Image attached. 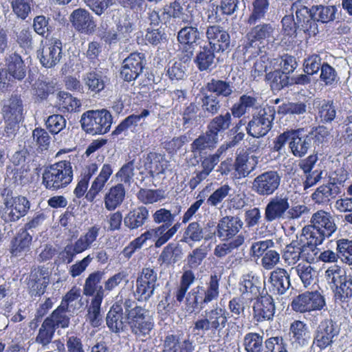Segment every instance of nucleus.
<instances>
[{
	"mask_svg": "<svg viewBox=\"0 0 352 352\" xmlns=\"http://www.w3.org/2000/svg\"><path fill=\"white\" fill-rule=\"evenodd\" d=\"M228 314L225 309L219 307L205 310L202 317L194 322L192 332L207 334L213 341H219L228 323Z\"/></svg>",
	"mask_w": 352,
	"mask_h": 352,
	"instance_id": "obj_1",
	"label": "nucleus"
},
{
	"mask_svg": "<svg viewBox=\"0 0 352 352\" xmlns=\"http://www.w3.org/2000/svg\"><path fill=\"white\" fill-rule=\"evenodd\" d=\"M221 276L217 274H212L206 287L198 285L192 288L188 294L185 300V309L186 312L192 314L200 311L206 306L219 296V282Z\"/></svg>",
	"mask_w": 352,
	"mask_h": 352,
	"instance_id": "obj_2",
	"label": "nucleus"
},
{
	"mask_svg": "<svg viewBox=\"0 0 352 352\" xmlns=\"http://www.w3.org/2000/svg\"><path fill=\"white\" fill-rule=\"evenodd\" d=\"M311 225L302 230L303 235L309 240L311 245L322 243L326 238L330 237L337 230L333 216L328 212L320 210L312 214Z\"/></svg>",
	"mask_w": 352,
	"mask_h": 352,
	"instance_id": "obj_3",
	"label": "nucleus"
},
{
	"mask_svg": "<svg viewBox=\"0 0 352 352\" xmlns=\"http://www.w3.org/2000/svg\"><path fill=\"white\" fill-rule=\"evenodd\" d=\"M42 178V184L47 189L57 190L66 187L73 179L71 162L63 160L47 167Z\"/></svg>",
	"mask_w": 352,
	"mask_h": 352,
	"instance_id": "obj_4",
	"label": "nucleus"
},
{
	"mask_svg": "<svg viewBox=\"0 0 352 352\" xmlns=\"http://www.w3.org/2000/svg\"><path fill=\"white\" fill-rule=\"evenodd\" d=\"M112 121L111 113L103 109L85 112L81 116L80 124L87 133L101 135L109 131Z\"/></svg>",
	"mask_w": 352,
	"mask_h": 352,
	"instance_id": "obj_5",
	"label": "nucleus"
},
{
	"mask_svg": "<svg viewBox=\"0 0 352 352\" xmlns=\"http://www.w3.org/2000/svg\"><path fill=\"white\" fill-rule=\"evenodd\" d=\"M340 328L331 319H324L317 326L313 335V341L310 346L312 352H321L331 347L336 340Z\"/></svg>",
	"mask_w": 352,
	"mask_h": 352,
	"instance_id": "obj_6",
	"label": "nucleus"
},
{
	"mask_svg": "<svg viewBox=\"0 0 352 352\" xmlns=\"http://www.w3.org/2000/svg\"><path fill=\"white\" fill-rule=\"evenodd\" d=\"M187 23L189 25L182 28L177 32V36L182 47L180 59L184 63L192 58L195 47L199 44L201 36V33L197 28V24L193 20Z\"/></svg>",
	"mask_w": 352,
	"mask_h": 352,
	"instance_id": "obj_7",
	"label": "nucleus"
},
{
	"mask_svg": "<svg viewBox=\"0 0 352 352\" xmlns=\"http://www.w3.org/2000/svg\"><path fill=\"white\" fill-rule=\"evenodd\" d=\"M316 250V247L311 245L309 240H307V242H304L302 239L293 240L286 245L283 258L288 265L296 264L300 259L310 263L314 260Z\"/></svg>",
	"mask_w": 352,
	"mask_h": 352,
	"instance_id": "obj_8",
	"label": "nucleus"
},
{
	"mask_svg": "<svg viewBox=\"0 0 352 352\" xmlns=\"http://www.w3.org/2000/svg\"><path fill=\"white\" fill-rule=\"evenodd\" d=\"M131 332L136 337L148 336L154 327V321L149 311L144 307L135 305V309L126 316Z\"/></svg>",
	"mask_w": 352,
	"mask_h": 352,
	"instance_id": "obj_9",
	"label": "nucleus"
},
{
	"mask_svg": "<svg viewBox=\"0 0 352 352\" xmlns=\"http://www.w3.org/2000/svg\"><path fill=\"white\" fill-rule=\"evenodd\" d=\"M274 116L275 111L270 107L260 109L257 113L252 115V119L248 122L246 126L247 133L256 138L265 136L272 129Z\"/></svg>",
	"mask_w": 352,
	"mask_h": 352,
	"instance_id": "obj_10",
	"label": "nucleus"
},
{
	"mask_svg": "<svg viewBox=\"0 0 352 352\" xmlns=\"http://www.w3.org/2000/svg\"><path fill=\"white\" fill-rule=\"evenodd\" d=\"M216 235L215 222L209 220L202 225L196 221L190 222L185 228L182 241L188 244L198 243L201 240L209 241Z\"/></svg>",
	"mask_w": 352,
	"mask_h": 352,
	"instance_id": "obj_11",
	"label": "nucleus"
},
{
	"mask_svg": "<svg viewBox=\"0 0 352 352\" xmlns=\"http://www.w3.org/2000/svg\"><path fill=\"white\" fill-rule=\"evenodd\" d=\"M250 29L246 34V43L245 48L256 46L258 44L269 41L274 38L276 32L274 24L271 23L256 22L252 24L250 21H246Z\"/></svg>",
	"mask_w": 352,
	"mask_h": 352,
	"instance_id": "obj_12",
	"label": "nucleus"
},
{
	"mask_svg": "<svg viewBox=\"0 0 352 352\" xmlns=\"http://www.w3.org/2000/svg\"><path fill=\"white\" fill-rule=\"evenodd\" d=\"M37 56L45 68H52L58 65L63 56V43L58 38H51L38 50Z\"/></svg>",
	"mask_w": 352,
	"mask_h": 352,
	"instance_id": "obj_13",
	"label": "nucleus"
},
{
	"mask_svg": "<svg viewBox=\"0 0 352 352\" xmlns=\"http://www.w3.org/2000/svg\"><path fill=\"white\" fill-rule=\"evenodd\" d=\"M281 177L275 170H268L256 177L252 182V190L263 197H268L274 194L278 188Z\"/></svg>",
	"mask_w": 352,
	"mask_h": 352,
	"instance_id": "obj_14",
	"label": "nucleus"
},
{
	"mask_svg": "<svg viewBox=\"0 0 352 352\" xmlns=\"http://www.w3.org/2000/svg\"><path fill=\"white\" fill-rule=\"evenodd\" d=\"M325 306L324 297L318 292H307L294 298L292 309L298 312L321 310Z\"/></svg>",
	"mask_w": 352,
	"mask_h": 352,
	"instance_id": "obj_15",
	"label": "nucleus"
},
{
	"mask_svg": "<svg viewBox=\"0 0 352 352\" xmlns=\"http://www.w3.org/2000/svg\"><path fill=\"white\" fill-rule=\"evenodd\" d=\"M352 274L346 275L340 267L333 265L325 271L324 278L330 287L334 291L336 299L344 302L345 288Z\"/></svg>",
	"mask_w": 352,
	"mask_h": 352,
	"instance_id": "obj_16",
	"label": "nucleus"
},
{
	"mask_svg": "<svg viewBox=\"0 0 352 352\" xmlns=\"http://www.w3.org/2000/svg\"><path fill=\"white\" fill-rule=\"evenodd\" d=\"M146 65L145 55L140 52L131 53L122 62L120 76L124 80H135L142 73Z\"/></svg>",
	"mask_w": 352,
	"mask_h": 352,
	"instance_id": "obj_17",
	"label": "nucleus"
},
{
	"mask_svg": "<svg viewBox=\"0 0 352 352\" xmlns=\"http://www.w3.org/2000/svg\"><path fill=\"white\" fill-rule=\"evenodd\" d=\"M5 220L16 222L25 216L30 209V202L24 196L7 197L5 200Z\"/></svg>",
	"mask_w": 352,
	"mask_h": 352,
	"instance_id": "obj_18",
	"label": "nucleus"
},
{
	"mask_svg": "<svg viewBox=\"0 0 352 352\" xmlns=\"http://www.w3.org/2000/svg\"><path fill=\"white\" fill-rule=\"evenodd\" d=\"M50 283V272L47 268L38 267L32 270L28 279V288L32 296H41L45 292Z\"/></svg>",
	"mask_w": 352,
	"mask_h": 352,
	"instance_id": "obj_19",
	"label": "nucleus"
},
{
	"mask_svg": "<svg viewBox=\"0 0 352 352\" xmlns=\"http://www.w3.org/2000/svg\"><path fill=\"white\" fill-rule=\"evenodd\" d=\"M289 208V199L286 196H275L269 200L265 208L264 221L270 223L283 219Z\"/></svg>",
	"mask_w": 352,
	"mask_h": 352,
	"instance_id": "obj_20",
	"label": "nucleus"
},
{
	"mask_svg": "<svg viewBox=\"0 0 352 352\" xmlns=\"http://www.w3.org/2000/svg\"><path fill=\"white\" fill-rule=\"evenodd\" d=\"M243 226V223L238 216H226L215 225L216 234L223 240H232L239 234Z\"/></svg>",
	"mask_w": 352,
	"mask_h": 352,
	"instance_id": "obj_21",
	"label": "nucleus"
},
{
	"mask_svg": "<svg viewBox=\"0 0 352 352\" xmlns=\"http://www.w3.org/2000/svg\"><path fill=\"white\" fill-rule=\"evenodd\" d=\"M291 133L289 146L292 153L297 157L305 156L312 145L311 137L307 134V129L302 127L291 129Z\"/></svg>",
	"mask_w": 352,
	"mask_h": 352,
	"instance_id": "obj_22",
	"label": "nucleus"
},
{
	"mask_svg": "<svg viewBox=\"0 0 352 352\" xmlns=\"http://www.w3.org/2000/svg\"><path fill=\"white\" fill-rule=\"evenodd\" d=\"M253 318L258 322L272 320L275 314V304L270 295L256 297L252 305Z\"/></svg>",
	"mask_w": 352,
	"mask_h": 352,
	"instance_id": "obj_23",
	"label": "nucleus"
},
{
	"mask_svg": "<svg viewBox=\"0 0 352 352\" xmlns=\"http://www.w3.org/2000/svg\"><path fill=\"white\" fill-rule=\"evenodd\" d=\"M206 38L209 42L208 45L214 48L217 52H223L230 46L229 33L218 25H209L206 32Z\"/></svg>",
	"mask_w": 352,
	"mask_h": 352,
	"instance_id": "obj_24",
	"label": "nucleus"
},
{
	"mask_svg": "<svg viewBox=\"0 0 352 352\" xmlns=\"http://www.w3.org/2000/svg\"><path fill=\"white\" fill-rule=\"evenodd\" d=\"M176 216L177 214L173 213L170 210L165 208L157 209L151 217L153 222L159 225V226L146 232L145 234L153 235L157 239L165 230L173 225Z\"/></svg>",
	"mask_w": 352,
	"mask_h": 352,
	"instance_id": "obj_25",
	"label": "nucleus"
},
{
	"mask_svg": "<svg viewBox=\"0 0 352 352\" xmlns=\"http://www.w3.org/2000/svg\"><path fill=\"white\" fill-rule=\"evenodd\" d=\"M109 78L107 72L101 69L95 68L85 73L82 76V82L88 91L94 94H99L109 84Z\"/></svg>",
	"mask_w": 352,
	"mask_h": 352,
	"instance_id": "obj_26",
	"label": "nucleus"
},
{
	"mask_svg": "<svg viewBox=\"0 0 352 352\" xmlns=\"http://www.w3.org/2000/svg\"><path fill=\"white\" fill-rule=\"evenodd\" d=\"M70 21L78 32L86 34H92L96 27L94 17L83 8L74 10L71 14Z\"/></svg>",
	"mask_w": 352,
	"mask_h": 352,
	"instance_id": "obj_27",
	"label": "nucleus"
},
{
	"mask_svg": "<svg viewBox=\"0 0 352 352\" xmlns=\"http://www.w3.org/2000/svg\"><path fill=\"white\" fill-rule=\"evenodd\" d=\"M292 9L295 10L298 28L309 34H315L318 25L312 14V8L309 9L304 6H298L296 3H294Z\"/></svg>",
	"mask_w": 352,
	"mask_h": 352,
	"instance_id": "obj_28",
	"label": "nucleus"
},
{
	"mask_svg": "<svg viewBox=\"0 0 352 352\" xmlns=\"http://www.w3.org/2000/svg\"><path fill=\"white\" fill-rule=\"evenodd\" d=\"M269 283L270 292L276 295H283L291 286L290 276L284 268L278 267L270 273Z\"/></svg>",
	"mask_w": 352,
	"mask_h": 352,
	"instance_id": "obj_29",
	"label": "nucleus"
},
{
	"mask_svg": "<svg viewBox=\"0 0 352 352\" xmlns=\"http://www.w3.org/2000/svg\"><path fill=\"white\" fill-rule=\"evenodd\" d=\"M288 336L290 344L296 349L307 346L310 339L307 324L300 320L291 324Z\"/></svg>",
	"mask_w": 352,
	"mask_h": 352,
	"instance_id": "obj_30",
	"label": "nucleus"
},
{
	"mask_svg": "<svg viewBox=\"0 0 352 352\" xmlns=\"http://www.w3.org/2000/svg\"><path fill=\"white\" fill-rule=\"evenodd\" d=\"M341 192L340 186L335 182H329L318 186L311 194L312 201L318 205H327Z\"/></svg>",
	"mask_w": 352,
	"mask_h": 352,
	"instance_id": "obj_31",
	"label": "nucleus"
},
{
	"mask_svg": "<svg viewBox=\"0 0 352 352\" xmlns=\"http://www.w3.org/2000/svg\"><path fill=\"white\" fill-rule=\"evenodd\" d=\"M201 89L219 99L230 98L234 91V87L231 81L214 78H211Z\"/></svg>",
	"mask_w": 352,
	"mask_h": 352,
	"instance_id": "obj_32",
	"label": "nucleus"
},
{
	"mask_svg": "<svg viewBox=\"0 0 352 352\" xmlns=\"http://www.w3.org/2000/svg\"><path fill=\"white\" fill-rule=\"evenodd\" d=\"M123 308L119 302H116L110 308L106 317V323L109 330L115 333L124 331L126 325L123 319Z\"/></svg>",
	"mask_w": 352,
	"mask_h": 352,
	"instance_id": "obj_33",
	"label": "nucleus"
},
{
	"mask_svg": "<svg viewBox=\"0 0 352 352\" xmlns=\"http://www.w3.org/2000/svg\"><path fill=\"white\" fill-rule=\"evenodd\" d=\"M261 281L259 277L252 272L243 274L239 281V290L243 295L252 299L260 294Z\"/></svg>",
	"mask_w": 352,
	"mask_h": 352,
	"instance_id": "obj_34",
	"label": "nucleus"
},
{
	"mask_svg": "<svg viewBox=\"0 0 352 352\" xmlns=\"http://www.w3.org/2000/svg\"><path fill=\"white\" fill-rule=\"evenodd\" d=\"M113 171L111 165L109 164H103L99 175L94 180L91 188L85 195V198L88 201L92 202L95 199L98 193L104 187Z\"/></svg>",
	"mask_w": 352,
	"mask_h": 352,
	"instance_id": "obj_35",
	"label": "nucleus"
},
{
	"mask_svg": "<svg viewBox=\"0 0 352 352\" xmlns=\"http://www.w3.org/2000/svg\"><path fill=\"white\" fill-rule=\"evenodd\" d=\"M2 113L3 119L23 120V104L21 96L12 94L11 97L5 102Z\"/></svg>",
	"mask_w": 352,
	"mask_h": 352,
	"instance_id": "obj_36",
	"label": "nucleus"
},
{
	"mask_svg": "<svg viewBox=\"0 0 352 352\" xmlns=\"http://www.w3.org/2000/svg\"><path fill=\"white\" fill-rule=\"evenodd\" d=\"M104 273L100 271H96L90 274L85 280L83 287V294L86 296H92L96 298L101 297V300H103L105 294V289L104 287L99 285L100 283Z\"/></svg>",
	"mask_w": 352,
	"mask_h": 352,
	"instance_id": "obj_37",
	"label": "nucleus"
},
{
	"mask_svg": "<svg viewBox=\"0 0 352 352\" xmlns=\"http://www.w3.org/2000/svg\"><path fill=\"white\" fill-rule=\"evenodd\" d=\"M214 52H217L216 50L211 46L205 45L201 47L194 59V63L199 71L211 72L216 67Z\"/></svg>",
	"mask_w": 352,
	"mask_h": 352,
	"instance_id": "obj_38",
	"label": "nucleus"
},
{
	"mask_svg": "<svg viewBox=\"0 0 352 352\" xmlns=\"http://www.w3.org/2000/svg\"><path fill=\"white\" fill-rule=\"evenodd\" d=\"M183 254L182 248L178 243H169L163 248L157 261L161 265H174L182 258Z\"/></svg>",
	"mask_w": 352,
	"mask_h": 352,
	"instance_id": "obj_39",
	"label": "nucleus"
},
{
	"mask_svg": "<svg viewBox=\"0 0 352 352\" xmlns=\"http://www.w3.org/2000/svg\"><path fill=\"white\" fill-rule=\"evenodd\" d=\"M32 236L25 230H20L12 239L10 252L14 256H20L28 252L32 243Z\"/></svg>",
	"mask_w": 352,
	"mask_h": 352,
	"instance_id": "obj_40",
	"label": "nucleus"
},
{
	"mask_svg": "<svg viewBox=\"0 0 352 352\" xmlns=\"http://www.w3.org/2000/svg\"><path fill=\"white\" fill-rule=\"evenodd\" d=\"M148 217V210L141 206L128 212L124 218V224L130 230L138 229L147 221Z\"/></svg>",
	"mask_w": 352,
	"mask_h": 352,
	"instance_id": "obj_41",
	"label": "nucleus"
},
{
	"mask_svg": "<svg viewBox=\"0 0 352 352\" xmlns=\"http://www.w3.org/2000/svg\"><path fill=\"white\" fill-rule=\"evenodd\" d=\"M166 352H195V344L190 338L181 341L178 336L168 335L165 338Z\"/></svg>",
	"mask_w": 352,
	"mask_h": 352,
	"instance_id": "obj_42",
	"label": "nucleus"
},
{
	"mask_svg": "<svg viewBox=\"0 0 352 352\" xmlns=\"http://www.w3.org/2000/svg\"><path fill=\"white\" fill-rule=\"evenodd\" d=\"M201 113L206 117H212L218 114L221 109L220 100L217 96L206 92L202 89H201Z\"/></svg>",
	"mask_w": 352,
	"mask_h": 352,
	"instance_id": "obj_43",
	"label": "nucleus"
},
{
	"mask_svg": "<svg viewBox=\"0 0 352 352\" xmlns=\"http://www.w3.org/2000/svg\"><path fill=\"white\" fill-rule=\"evenodd\" d=\"M256 98L248 94H243L241 96L238 101L232 106L230 113L234 118H240L249 113L251 109L256 108Z\"/></svg>",
	"mask_w": 352,
	"mask_h": 352,
	"instance_id": "obj_44",
	"label": "nucleus"
},
{
	"mask_svg": "<svg viewBox=\"0 0 352 352\" xmlns=\"http://www.w3.org/2000/svg\"><path fill=\"white\" fill-rule=\"evenodd\" d=\"M125 197V189L122 184L112 186L104 198L105 208L109 210H114L123 201Z\"/></svg>",
	"mask_w": 352,
	"mask_h": 352,
	"instance_id": "obj_45",
	"label": "nucleus"
},
{
	"mask_svg": "<svg viewBox=\"0 0 352 352\" xmlns=\"http://www.w3.org/2000/svg\"><path fill=\"white\" fill-rule=\"evenodd\" d=\"M232 116L229 111H226L223 114H217L208 124L207 129L215 137L218 138L219 133L225 132L230 127Z\"/></svg>",
	"mask_w": 352,
	"mask_h": 352,
	"instance_id": "obj_46",
	"label": "nucleus"
},
{
	"mask_svg": "<svg viewBox=\"0 0 352 352\" xmlns=\"http://www.w3.org/2000/svg\"><path fill=\"white\" fill-rule=\"evenodd\" d=\"M102 302L100 296L92 298L90 304L87 307L86 320L94 328L100 327L103 323V317L101 313Z\"/></svg>",
	"mask_w": 352,
	"mask_h": 352,
	"instance_id": "obj_47",
	"label": "nucleus"
},
{
	"mask_svg": "<svg viewBox=\"0 0 352 352\" xmlns=\"http://www.w3.org/2000/svg\"><path fill=\"white\" fill-rule=\"evenodd\" d=\"M8 74L14 79L21 80L26 75V67L20 55L16 53L10 54L7 58Z\"/></svg>",
	"mask_w": 352,
	"mask_h": 352,
	"instance_id": "obj_48",
	"label": "nucleus"
},
{
	"mask_svg": "<svg viewBox=\"0 0 352 352\" xmlns=\"http://www.w3.org/2000/svg\"><path fill=\"white\" fill-rule=\"evenodd\" d=\"M67 303L60 302V305L46 318V319L56 328L65 329L68 327L70 322V317L67 315Z\"/></svg>",
	"mask_w": 352,
	"mask_h": 352,
	"instance_id": "obj_49",
	"label": "nucleus"
},
{
	"mask_svg": "<svg viewBox=\"0 0 352 352\" xmlns=\"http://www.w3.org/2000/svg\"><path fill=\"white\" fill-rule=\"evenodd\" d=\"M199 108L193 102L187 104L183 109L181 115L182 117V126L185 129H191L197 126L200 120L201 113L198 114Z\"/></svg>",
	"mask_w": 352,
	"mask_h": 352,
	"instance_id": "obj_50",
	"label": "nucleus"
},
{
	"mask_svg": "<svg viewBox=\"0 0 352 352\" xmlns=\"http://www.w3.org/2000/svg\"><path fill=\"white\" fill-rule=\"evenodd\" d=\"M270 0H254L247 21L252 24L265 19L270 10Z\"/></svg>",
	"mask_w": 352,
	"mask_h": 352,
	"instance_id": "obj_51",
	"label": "nucleus"
},
{
	"mask_svg": "<svg viewBox=\"0 0 352 352\" xmlns=\"http://www.w3.org/2000/svg\"><path fill=\"white\" fill-rule=\"evenodd\" d=\"M216 245L213 254L217 258H223L234 250L239 249L245 242V236L240 234L232 240Z\"/></svg>",
	"mask_w": 352,
	"mask_h": 352,
	"instance_id": "obj_52",
	"label": "nucleus"
},
{
	"mask_svg": "<svg viewBox=\"0 0 352 352\" xmlns=\"http://www.w3.org/2000/svg\"><path fill=\"white\" fill-rule=\"evenodd\" d=\"M151 112L148 109H143L140 114H131L123 120L112 132L113 136H116L125 133L129 128L138 126L143 118L148 117Z\"/></svg>",
	"mask_w": 352,
	"mask_h": 352,
	"instance_id": "obj_53",
	"label": "nucleus"
},
{
	"mask_svg": "<svg viewBox=\"0 0 352 352\" xmlns=\"http://www.w3.org/2000/svg\"><path fill=\"white\" fill-rule=\"evenodd\" d=\"M219 138L215 137L207 129L206 133L199 135L191 144V150L193 153L211 149L215 147Z\"/></svg>",
	"mask_w": 352,
	"mask_h": 352,
	"instance_id": "obj_54",
	"label": "nucleus"
},
{
	"mask_svg": "<svg viewBox=\"0 0 352 352\" xmlns=\"http://www.w3.org/2000/svg\"><path fill=\"white\" fill-rule=\"evenodd\" d=\"M265 79L274 91H280L289 86V76L281 72L280 69L266 73Z\"/></svg>",
	"mask_w": 352,
	"mask_h": 352,
	"instance_id": "obj_55",
	"label": "nucleus"
},
{
	"mask_svg": "<svg viewBox=\"0 0 352 352\" xmlns=\"http://www.w3.org/2000/svg\"><path fill=\"white\" fill-rule=\"evenodd\" d=\"M195 280V276L191 270H186L183 273L179 285L174 292V296L178 302L181 303L186 299V292Z\"/></svg>",
	"mask_w": 352,
	"mask_h": 352,
	"instance_id": "obj_56",
	"label": "nucleus"
},
{
	"mask_svg": "<svg viewBox=\"0 0 352 352\" xmlns=\"http://www.w3.org/2000/svg\"><path fill=\"white\" fill-rule=\"evenodd\" d=\"M337 8L334 6H314L312 14L315 21H320L323 23L333 21L336 19Z\"/></svg>",
	"mask_w": 352,
	"mask_h": 352,
	"instance_id": "obj_57",
	"label": "nucleus"
},
{
	"mask_svg": "<svg viewBox=\"0 0 352 352\" xmlns=\"http://www.w3.org/2000/svg\"><path fill=\"white\" fill-rule=\"evenodd\" d=\"M157 285L137 278L134 296L138 301H147L154 294Z\"/></svg>",
	"mask_w": 352,
	"mask_h": 352,
	"instance_id": "obj_58",
	"label": "nucleus"
},
{
	"mask_svg": "<svg viewBox=\"0 0 352 352\" xmlns=\"http://www.w3.org/2000/svg\"><path fill=\"white\" fill-rule=\"evenodd\" d=\"M243 345L246 352H262L263 336L258 333H248L244 336Z\"/></svg>",
	"mask_w": 352,
	"mask_h": 352,
	"instance_id": "obj_59",
	"label": "nucleus"
},
{
	"mask_svg": "<svg viewBox=\"0 0 352 352\" xmlns=\"http://www.w3.org/2000/svg\"><path fill=\"white\" fill-rule=\"evenodd\" d=\"M56 328L46 318L43 320L36 337V342L42 346L49 344L54 336Z\"/></svg>",
	"mask_w": 352,
	"mask_h": 352,
	"instance_id": "obj_60",
	"label": "nucleus"
},
{
	"mask_svg": "<svg viewBox=\"0 0 352 352\" xmlns=\"http://www.w3.org/2000/svg\"><path fill=\"white\" fill-rule=\"evenodd\" d=\"M336 115V109L332 101L324 100L320 104L318 108V116L316 118L320 119V122L323 124L331 122Z\"/></svg>",
	"mask_w": 352,
	"mask_h": 352,
	"instance_id": "obj_61",
	"label": "nucleus"
},
{
	"mask_svg": "<svg viewBox=\"0 0 352 352\" xmlns=\"http://www.w3.org/2000/svg\"><path fill=\"white\" fill-rule=\"evenodd\" d=\"M146 160L151 171L159 174L163 173L168 168V161L160 153L151 152L147 155Z\"/></svg>",
	"mask_w": 352,
	"mask_h": 352,
	"instance_id": "obj_62",
	"label": "nucleus"
},
{
	"mask_svg": "<svg viewBox=\"0 0 352 352\" xmlns=\"http://www.w3.org/2000/svg\"><path fill=\"white\" fill-rule=\"evenodd\" d=\"M250 164L248 155H239L234 163L235 177L239 179L247 177L254 169V165L250 166Z\"/></svg>",
	"mask_w": 352,
	"mask_h": 352,
	"instance_id": "obj_63",
	"label": "nucleus"
},
{
	"mask_svg": "<svg viewBox=\"0 0 352 352\" xmlns=\"http://www.w3.org/2000/svg\"><path fill=\"white\" fill-rule=\"evenodd\" d=\"M336 250L339 252L341 261L352 265V241L341 239L336 241Z\"/></svg>",
	"mask_w": 352,
	"mask_h": 352,
	"instance_id": "obj_64",
	"label": "nucleus"
}]
</instances>
